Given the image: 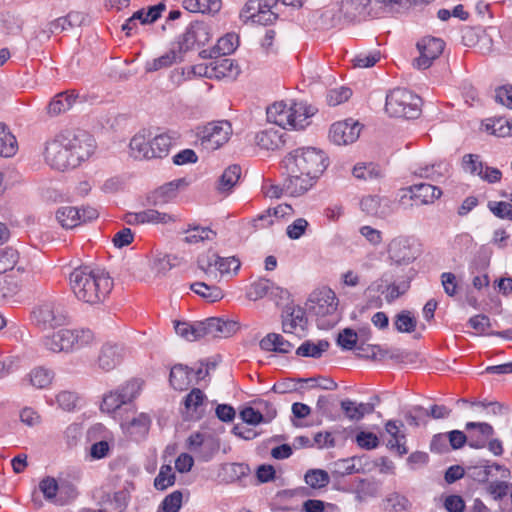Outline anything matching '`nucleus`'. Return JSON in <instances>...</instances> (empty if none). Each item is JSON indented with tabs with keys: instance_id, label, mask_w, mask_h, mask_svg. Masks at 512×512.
Returning <instances> with one entry per match:
<instances>
[{
	"instance_id": "nucleus-1",
	"label": "nucleus",
	"mask_w": 512,
	"mask_h": 512,
	"mask_svg": "<svg viewBox=\"0 0 512 512\" xmlns=\"http://www.w3.org/2000/svg\"><path fill=\"white\" fill-rule=\"evenodd\" d=\"M287 171L284 189L290 196H301L309 191L328 167L324 151L314 148H298L283 160Z\"/></svg>"
},
{
	"instance_id": "nucleus-2",
	"label": "nucleus",
	"mask_w": 512,
	"mask_h": 512,
	"mask_svg": "<svg viewBox=\"0 0 512 512\" xmlns=\"http://www.w3.org/2000/svg\"><path fill=\"white\" fill-rule=\"evenodd\" d=\"M94 149L95 141L90 134L66 131L46 143L44 157L51 168L64 171L80 165L93 154Z\"/></svg>"
},
{
	"instance_id": "nucleus-3",
	"label": "nucleus",
	"mask_w": 512,
	"mask_h": 512,
	"mask_svg": "<svg viewBox=\"0 0 512 512\" xmlns=\"http://www.w3.org/2000/svg\"><path fill=\"white\" fill-rule=\"evenodd\" d=\"M69 282L74 295L89 304L103 302L113 288V280L107 273L89 266L75 268Z\"/></svg>"
},
{
	"instance_id": "nucleus-4",
	"label": "nucleus",
	"mask_w": 512,
	"mask_h": 512,
	"mask_svg": "<svg viewBox=\"0 0 512 512\" xmlns=\"http://www.w3.org/2000/svg\"><path fill=\"white\" fill-rule=\"evenodd\" d=\"M338 304L339 300L335 292L328 287H323L310 294L306 308L310 314L316 317L319 328L329 329L340 319Z\"/></svg>"
},
{
	"instance_id": "nucleus-5",
	"label": "nucleus",
	"mask_w": 512,
	"mask_h": 512,
	"mask_svg": "<svg viewBox=\"0 0 512 512\" xmlns=\"http://www.w3.org/2000/svg\"><path fill=\"white\" fill-rule=\"evenodd\" d=\"M266 114L268 121L281 129H304L309 124L308 119L315 114V109L302 102L289 107L284 102H276L267 108Z\"/></svg>"
},
{
	"instance_id": "nucleus-6",
	"label": "nucleus",
	"mask_w": 512,
	"mask_h": 512,
	"mask_svg": "<svg viewBox=\"0 0 512 512\" xmlns=\"http://www.w3.org/2000/svg\"><path fill=\"white\" fill-rule=\"evenodd\" d=\"M422 99L405 88H395L386 96L385 111L391 117L416 119L421 114Z\"/></svg>"
},
{
	"instance_id": "nucleus-7",
	"label": "nucleus",
	"mask_w": 512,
	"mask_h": 512,
	"mask_svg": "<svg viewBox=\"0 0 512 512\" xmlns=\"http://www.w3.org/2000/svg\"><path fill=\"white\" fill-rule=\"evenodd\" d=\"M232 134L228 121L211 122L198 132L201 147L206 151H214L223 146Z\"/></svg>"
},
{
	"instance_id": "nucleus-8",
	"label": "nucleus",
	"mask_w": 512,
	"mask_h": 512,
	"mask_svg": "<svg viewBox=\"0 0 512 512\" xmlns=\"http://www.w3.org/2000/svg\"><path fill=\"white\" fill-rule=\"evenodd\" d=\"M141 390V383L138 380H131L120 386L115 391L105 394L101 404L103 412L112 413L122 405L135 399Z\"/></svg>"
},
{
	"instance_id": "nucleus-9",
	"label": "nucleus",
	"mask_w": 512,
	"mask_h": 512,
	"mask_svg": "<svg viewBox=\"0 0 512 512\" xmlns=\"http://www.w3.org/2000/svg\"><path fill=\"white\" fill-rule=\"evenodd\" d=\"M278 0H248L241 16L260 25L272 24L277 19Z\"/></svg>"
},
{
	"instance_id": "nucleus-10",
	"label": "nucleus",
	"mask_w": 512,
	"mask_h": 512,
	"mask_svg": "<svg viewBox=\"0 0 512 512\" xmlns=\"http://www.w3.org/2000/svg\"><path fill=\"white\" fill-rule=\"evenodd\" d=\"M33 321L43 329L63 325L66 321V311L60 303L45 302L32 312Z\"/></svg>"
},
{
	"instance_id": "nucleus-11",
	"label": "nucleus",
	"mask_w": 512,
	"mask_h": 512,
	"mask_svg": "<svg viewBox=\"0 0 512 512\" xmlns=\"http://www.w3.org/2000/svg\"><path fill=\"white\" fill-rule=\"evenodd\" d=\"M401 192L399 199L401 205H407L408 201H414L416 205H428L442 195L440 188L427 183L411 185L402 189Z\"/></svg>"
},
{
	"instance_id": "nucleus-12",
	"label": "nucleus",
	"mask_w": 512,
	"mask_h": 512,
	"mask_svg": "<svg viewBox=\"0 0 512 512\" xmlns=\"http://www.w3.org/2000/svg\"><path fill=\"white\" fill-rule=\"evenodd\" d=\"M219 448V441L209 434L195 432L187 439V449L203 462L210 461Z\"/></svg>"
},
{
	"instance_id": "nucleus-13",
	"label": "nucleus",
	"mask_w": 512,
	"mask_h": 512,
	"mask_svg": "<svg viewBox=\"0 0 512 512\" xmlns=\"http://www.w3.org/2000/svg\"><path fill=\"white\" fill-rule=\"evenodd\" d=\"M444 42L440 38L424 37L417 43L420 56L414 60L418 69L429 68L444 50Z\"/></svg>"
},
{
	"instance_id": "nucleus-14",
	"label": "nucleus",
	"mask_w": 512,
	"mask_h": 512,
	"mask_svg": "<svg viewBox=\"0 0 512 512\" xmlns=\"http://www.w3.org/2000/svg\"><path fill=\"white\" fill-rule=\"evenodd\" d=\"M208 398L199 388H193L184 398L183 417L187 421H198L206 414Z\"/></svg>"
},
{
	"instance_id": "nucleus-15",
	"label": "nucleus",
	"mask_w": 512,
	"mask_h": 512,
	"mask_svg": "<svg viewBox=\"0 0 512 512\" xmlns=\"http://www.w3.org/2000/svg\"><path fill=\"white\" fill-rule=\"evenodd\" d=\"M202 334L204 337L212 338H226L236 333L238 330V323L230 320H223L221 318H208L201 321Z\"/></svg>"
},
{
	"instance_id": "nucleus-16",
	"label": "nucleus",
	"mask_w": 512,
	"mask_h": 512,
	"mask_svg": "<svg viewBox=\"0 0 512 512\" xmlns=\"http://www.w3.org/2000/svg\"><path fill=\"white\" fill-rule=\"evenodd\" d=\"M188 185L185 178L175 179L155 189L149 196L148 202L154 206H162L178 195L180 189L185 188Z\"/></svg>"
},
{
	"instance_id": "nucleus-17",
	"label": "nucleus",
	"mask_w": 512,
	"mask_h": 512,
	"mask_svg": "<svg viewBox=\"0 0 512 512\" xmlns=\"http://www.w3.org/2000/svg\"><path fill=\"white\" fill-rule=\"evenodd\" d=\"M239 74V67L234 60L229 58H220L211 61L205 66L203 75L207 78L215 79H235Z\"/></svg>"
},
{
	"instance_id": "nucleus-18",
	"label": "nucleus",
	"mask_w": 512,
	"mask_h": 512,
	"mask_svg": "<svg viewBox=\"0 0 512 512\" xmlns=\"http://www.w3.org/2000/svg\"><path fill=\"white\" fill-rule=\"evenodd\" d=\"M360 134L359 123L348 121L334 123L329 132L330 140L337 145H347L356 141Z\"/></svg>"
},
{
	"instance_id": "nucleus-19",
	"label": "nucleus",
	"mask_w": 512,
	"mask_h": 512,
	"mask_svg": "<svg viewBox=\"0 0 512 512\" xmlns=\"http://www.w3.org/2000/svg\"><path fill=\"white\" fill-rule=\"evenodd\" d=\"M124 358V348L119 344L106 343L101 347L97 359L98 367L103 371H111Z\"/></svg>"
},
{
	"instance_id": "nucleus-20",
	"label": "nucleus",
	"mask_w": 512,
	"mask_h": 512,
	"mask_svg": "<svg viewBox=\"0 0 512 512\" xmlns=\"http://www.w3.org/2000/svg\"><path fill=\"white\" fill-rule=\"evenodd\" d=\"M465 428L469 431L468 445L475 449L484 448L494 433L493 427L486 422H467Z\"/></svg>"
},
{
	"instance_id": "nucleus-21",
	"label": "nucleus",
	"mask_w": 512,
	"mask_h": 512,
	"mask_svg": "<svg viewBox=\"0 0 512 512\" xmlns=\"http://www.w3.org/2000/svg\"><path fill=\"white\" fill-rule=\"evenodd\" d=\"M389 258L397 265L409 264L415 259L409 240L404 237L393 239L388 246Z\"/></svg>"
},
{
	"instance_id": "nucleus-22",
	"label": "nucleus",
	"mask_w": 512,
	"mask_h": 512,
	"mask_svg": "<svg viewBox=\"0 0 512 512\" xmlns=\"http://www.w3.org/2000/svg\"><path fill=\"white\" fill-rule=\"evenodd\" d=\"M254 141L264 150H277L284 146V133L281 129L269 128L255 134Z\"/></svg>"
},
{
	"instance_id": "nucleus-23",
	"label": "nucleus",
	"mask_w": 512,
	"mask_h": 512,
	"mask_svg": "<svg viewBox=\"0 0 512 512\" xmlns=\"http://www.w3.org/2000/svg\"><path fill=\"white\" fill-rule=\"evenodd\" d=\"M389 199L378 195H369L362 198L361 209L369 215L384 218L390 213Z\"/></svg>"
},
{
	"instance_id": "nucleus-24",
	"label": "nucleus",
	"mask_w": 512,
	"mask_h": 512,
	"mask_svg": "<svg viewBox=\"0 0 512 512\" xmlns=\"http://www.w3.org/2000/svg\"><path fill=\"white\" fill-rule=\"evenodd\" d=\"M70 329H61L44 339V346L55 353L73 351Z\"/></svg>"
},
{
	"instance_id": "nucleus-25",
	"label": "nucleus",
	"mask_w": 512,
	"mask_h": 512,
	"mask_svg": "<svg viewBox=\"0 0 512 512\" xmlns=\"http://www.w3.org/2000/svg\"><path fill=\"white\" fill-rule=\"evenodd\" d=\"M181 61H183V57L179 54V51L176 50V47L172 45L170 50L165 54L146 61L144 69L147 73H153L161 69L169 68L173 64Z\"/></svg>"
},
{
	"instance_id": "nucleus-26",
	"label": "nucleus",
	"mask_w": 512,
	"mask_h": 512,
	"mask_svg": "<svg viewBox=\"0 0 512 512\" xmlns=\"http://www.w3.org/2000/svg\"><path fill=\"white\" fill-rule=\"evenodd\" d=\"M286 315L283 318L282 327L284 333H293V331L300 327L304 330L307 319L305 310L301 307H287Z\"/></svg>"
},
{
	"instance_id": "nucleus-27",
	"label": "nucleus",
	"mask_w": 512,
	"mask_h": 512,
	"mask_svg": "<svg viewBox=\"0 0 512 512\" xmlns=\"http://www.w3.org/2000/svg\"><path fill=\"white\" fill-rule=\"evenodd\" d=\"M340 406L345 417L351 421H359L365 415L373 413L375 409L372 403H356L350 399L342 400Z\"/></svg>"
},
{
	"instance_id": "nucleus-28",
	"label": "nucleus",
	"mask_w": 512,
	"mask_h": 512,
	"mask_svg": "<svg viewBox=\"0 0 512 512\" xmlns=\"http://www.w3.org/2000/svg\"><path fill=\"white\" fill-rule=\"evenodd\" d=\"M78 95L75 91H65L58 93L49 103L47 110L52 116H57L68 111L75 103Z\"/></svg>"
},
{
	"instance_id": "nucleus-29",
	"label": "nucleus",
	"mask_w": 512,
	"mask_h": 512,
	"mask_svg": "<svg viewBox=\"0 0 512 512\" xmlns=\"http://www.w3.org/2000/svg\"><path fill=\"white\" fill-rule=\"evenodd\" d=\"M262 350L286 354L291 352L294 345L277 333H269L260 341Z\"/></svg>"
},
{
	"instance_id": "nucleus-30",
	"label": "nucleus",
	"mask_w": 512,
	"mask_h": 512,
	"mask_svg": "<svg viewBox=\"0 0 512 512\" xmlns=\"http://www.w3.org/2000/svg\"><path fill=\"white\" fill-rule=\"evenodd\" d=\"M198 268L209 280L218 281V254L208 250L198 256Z\"/></svg>"
},
{
	"instance_id": "nucleus-31",
	"label": "nucleus",
	"mask_w": 512,
	"mask_h": 512,
	"mask_svg": "<svg viewBox=\"0 0 512 512\" xmlns=\"http://www.w3.org/2000/svg\"><path fill=\"white\" fill-rule=\"evenodd\" d=\"M402 426H403L402 422L395 421V420H389L385 424L386 432L388 434H390L392 437V439L389 440L388 445L391 449L396 448L397 452L399 453L400 456H402L408 452V450L405 446L406 437L403 433L400 432V427H402Z\"/></svg>"
},
{
	"instance_id": "nucleus-32",
	"label": "nucleus",
	"mask_w": 512,
	"mask_h": 512,
	"mask_svg": "<svg viewBox=\"0 0 512 512\" xmlns=\"http://www.w3.org/2000/svg\"><path fill=\"white\" fill-rule=\"evenodd\" d=\"M39 488L42 491L45 499L53 501L57 505L66 504V500L63 499V492L65 487H60L54 478H44L40 482Z\"/></svg>"
},
{
	"instance_id": "nucleus-33",
	"label": "nucleus",
	"mask_w": 512,
	"mask_h": 512,
	"mask_svg": "<svg viewBox=\"0 0 512 512\" xmlns=\"http://www.w3.org/2000/svg\"><path fill=\"white\" fill-rule=\"evenodd\" d=\"M274 290L283 293V290L279 287H275V285L270 280L260 278L250 284L246 296L249 300L257 301L266 296L269 292L273 293ZM284 293L287 294L286 291H284Z\"/></svg>"
},
{
	"instance_id": "nucleus-34",
	"label": "nucleus",
	"mask_w": 512,
	"mask_h": 512,
	"mask_svg": "<svg viewBox=\"0 0 512 512\" xmlns=\"http://www.w3.org/2000/svg\"><path fill=\"white\" fill-rule=\"evenodd\" d=\"M55 216L64 229H73L81 223L80 211L76 207H60L57 209Z\"/></svg>"
},
{
	"instance_id": "nucleus-35",
	"label": "nucleus",
	"mask_w": 512,
	"mask_h": 512,
	"mask_svg": "<svg viewBox=\"0 0 512 512\" xmlns=\"http://www.w3.org/2000/svg\"><path fill=\"white\" fill-rule=\"evenodd\" d=\"M190 370L187 366L182 364L174 365L170 371L169 382L175 390H185L191 383Z\"/></svg>"
},
{
	"instance_id": "nucleus-36",
	"label": "nucleus",
	"mask_w": 512,
	"mask_h": 512,
	"mask_svg": "<svg viewBox=\"0 0 512 512\" xmlns=\"http://www.w3.org/2000/svg\"><path fill=\"white\" fill-rule=\"evenodd\" d=\"M241 177V167L237 164L228 166L219 178L217 190L221 193L231 191Z\"/></svg>"
},
{
	"instance_id": "nucleus-37",
	"label": "nucleus",
	"mask_w": 512,
	"mask_h": 512,
	"mask_svg": "<svg viewBox=\"0 0 512 512\" xmlns=\"http://www.w3.org/2000/svg\"><path fill=\"white\" fill-rule=\"evenodd\" d=\"M150 424V417L146 413H140L126 424V430L135 439H141L148 434Z\"/></svg>"
},
{
	"instance_id": "nucleus-38",
	"label": "nucleus",
	"mask_w": 512,
	"mask_h": 512,
	"mask_svg": "<svg viewBox=\"0 0 512 512\" xmlns=\"http://www.w3.org/2000/svg\"><path fill=\"white\" fill-rule=\"evenodd\" d=\"M383 506L385 510L391 512H408L411 510L412 503L405 495L392 492L383 499Z\"/></svg>"
},
{
	"instance_id": "nucleus-39",
	"label": "nucleus",
	"mask_w": 512,
	"mask_h": 512,
	"mask_svg": "<svg viewBox=\"0 0 512 512\" xmlns=\"http://www.w3.org/2000/svg\"><path fill=\"white\" fill-rule=\"evenodd\" d=\"M150 143L151 140H148L144 134H136L129 144L131 155L139 160L152 159L150 155Z\"/></svg>"
},
{
	"instance_id": "nucleus-40",
	"label": "nucleus",
	"mask_w": 512,
	"mask_h": 512,
	"mask_svg": "<svg viewBox=\"0 0 512 512\" xmlns=\"http://www.w3.org/2000/svg\"><path fill=\"white\" fill-rule=\"evenodd\" d=\"M448 172L449 165L447 163L440 162L437 164L421 166L414 173L421 178L439 181L441 178H444Z\"/></svg>"
},
{
	"instance_id": "nucleus-41",
	"label": "nucleus",
	"mask_w": 512,
	"mask_h": 512,
	"mask_svg": "<svg viewBox=\"0 0 512 512\" xmlns=\"http://www.w3.org/2000/svg\"><path fill=\"white\" fill-rule=\"evenodd\" d=\"M18 150L15 136L0 123V156L12 157Z\"/></svg>"
},
{
	"instance_id": "nucleus-42",
	"label": "nucleus",
	"mask_w": 512,
	"mask_h": 512,
	"mask_svg": "<svg viewBox=\"0 0 512 512\" xmlns=\"http://www.w3.org/2000/svg\"><path fill=\"white\" fill-rule=\"evenodd\" d=\"M191 290L211 303L217 302L224 297V293L220 287L215 285H207L204 282L193 283L191 285Z\"/></svg>"
},
{
	"instance_id": "nucleus-43",
	"label": "nucleus",
	"mask_w": 512,
	"mask_h": 512,
	"mask_svg": "<svg viewBox=\"0 0 512 512\" xmlns=\"http://www.w3.org/2000/svg\"><path fill=\"white\" fill-rule=\"evenodd\" d=\"M239 45V37L235 33H227L221 37L215 47L212 49V53L217 58L218 56L229 55L233 53Z\"/></svg>"
},
{
	"instance_id": "nucleus-44",
	"label": "nucleus",
	"mask_w": 512,
	"mask_h": 512,
	"mask_svg": "<svg viewBox=\"0 0 512 512\" xmlns=\"http://www.w3.org/2000/svg\"><path fill=\"white\" fill-rule=\"evenodd\" d=\"M172 146V138L168 134L155 136L150 143V155L153 158L166 157Z\"/></svg>"
},
{
	"instance_id": "nucleus-45",
	"label": "nucleus",
	"mask_w": 512,
	"mask_h": 512,
	"mask_svg": "<svg viewBox=\"0 0 512 512\" xmlns=\"http://www.w3.org/2000/svg\"><path fill=\"white\" fill-rule=\"evenodd\" d=\"M175 331L177 335L188 341H196L203 338L201 322L190 324L178 321L175 323Z\"/></svg>"
},
{
	"instance_id": "nucleus-46",
	"label": "nucleus",
	"mask_w": 512,
	"mask_h": 512,
	"mask_svg": "<svg viewBox=\"0 0 512 512\" xmlns=\"http://www.w3.org/2000/svg\"><path fill=\"white\" fill-rule=\"evenodd\" d=\"M394 327L400 333H412L417 326V319L409 310H402L394 318Z\"/></svg>"
},
{
	"instance_id": "nucleus-47",
	"label": "nucleus",
	"mask_w": 512,
	"mask_h": 512,
	"mask_svg": "<svg viewBox=\"0 0 512 512\" xmlns=\"http://www.w3.org/2000/svg\"><path fill=\"white\" fill-rule=\"evenodd\" d=\"M328 348L329 342L326 340H320L317 343L307 340L297 348L296 354L302 357L319 358Z\"/></svg>"
},
{
	"instance_id": "nucleus-48",
	"label": "nucleus",
	"mask_w": 512,
	"mask_h": 512,
	"mask_svg": "<svg viewBox=\"0 0 512 512\" xmlns=\"http://www.w3.org/2000/svg\"><path fill=\"white\" fill-rule=\"evenodd\" d=\"M30 384L38 389L47 388L53 380L54 373L44 367L34 368L28 375Z\"/></svg>"
},
{
	"instance_id": "nucleus-49",
	"label": "nucleus",
	"mask_w": 512,
	"mask_h": 512,
	"mask_svg": "<svg viewBox=\"0 0 512 512\" xmlns=\"http://www.w3.org/2000/svg\"><path fill=\"white\" fill-rule=\"evenodd\" d=\"M185 232L188 235L184 238V242L188 244H196L204 240H212L216 236V233L208 227L189 225Z\"/></svg>"
},
{
	"instance_id": "nucleus-50",
	"label": "nucleus",
	"mask_w": 512,
	"mask_h": 512,
	"mask_svg": "<svg viewBox=\"0 0 512 512\" xmlns=\"http://www.w3.org/2000/svg\"><path fill=\"white\" fill-rule=\"evenodd\" d=\"M379 492L378 484L368 479H360L355 488V497L359 502L365 501L369 497L377 496Z\"/></svg>"
},
{
	"instance_id": "nucleus-51",
	"label": "nucleus",
	"mask_w": 512,
	"mask_h": 512,
	"mask_svg": "<svg viewBox=\"0 0 512 512\" xmlns=\"http://www.w3.org/2000/svg\"><path fill=\"white\" fill-rule=\"evenodd\" d=\"M305 482L313 489L326 487L330 482V477L325 470L311 469L304 476Z\"/></svg>"
},
{
	"instance_id": "nucleus-52",
	"label": "nucleus",
	"mask_w": 512,
	"mask_h": 512,
	"mask_svg": "<svg viewBox=\"0 0 512 512\" xmlns=\"http://www.w3.org/2000/svg\"><path fill=\"white\" fill-rule=\"evenodd\" d=\"M70 333L72 334L71 342L73 350L86 347L92 344L95 339L94 333L90 329H70Z\"/></svg>"
},
{
	"instance_id": "nucleus-53",
	"label": "nucleus",
	"mask_w": 512,
	"mask_h": 512,
	"mask_svg": "<svg viewBox=\"0 0 512 512\" xmlns=\"http://www.w3.org/2000/svg\"><path fill=\"white\" fill-rule=\"evenodd\" d=\"M358 334L351 328L343 329L337 337V344L344 350L357 349L363 351L362 347H357Z\"/></svg>"
},
{
	"instance_id": "nucleus-54",
	"label": "nucleus",
	"mask_w": 512,
	"mask_h": 512,
	"mask_svg": "<svg viewBox=\"0 0 512 512\" xmlns=\"http://www.w3.org/2000/svg\"><path fill=\"white\" fill-rule=\"evenodd\" d=\"M175 479L172 467L169 465H163L154 479V487L157 490H165L175 483Z\"/></svg>"
},
{
	"instance_id": "nucleus-55",
	"label": "nucleus",
	"mask_w": 512,
	"mask_h": 512,
	"mask_svg": "<svg viewBox=\"0 0 512 512\" xmlns=\"http://www.w3.org/2000/svg\"><path fill=\"white\" fill-rule=\"evenodd\" d=\"M353 175L355 178L363 180L376 179L382 176L381 169L373 163L355 165Z\"/></svg>"
},
{
	"instance_id": "nucleus-56",
	"label": "nucleus",
	"mask_w": 512,
	"mask_h": 512,
	"mask_svg": "<svg viewBox=\"0 0 512 512\" xmlns=\"http://www.w3.org/2000/svg\"><path fill=\"white\" fill-rule=\"evenodd\" d=\"M19 258V253L12 247H5L0 249V273H5L11 270L16 265Z\"/></svg>"
},
{
	"instance_id": "nucleus-57",
	"label": "nucleus",
	"mask_w": 512,
	"mask_h": 512,
	"mask_svg": "<svg viewBox=\"0 0 512 512\" xmlns=\"http://www.w3.org/2000/svg\"><path fill=\"white\" fill-rule=\"evenodd\" d=\"M292 213V207L288 204H281L274 208H269L265 214L260 215L256 221L266 222L262 226H270L273 224L272 216L282 218Z\"/></svg>"
},
{
	"instance_id": "nucleus-58",
	"label": "nucleus",
	"mask_w": 512,
	"mask_h": 512,
	"mask_svg": "<svg viewBox=\"0 0 512 512\" xmlns=\"http://www.w3.org/2000/svg\"><path fill=\"white\" fill-rule=\"evenodd\" d=\"M141 212V220L142 224L151 223V224H166L169 222H174L175 219L172 215L167 213L159 212L155 209H146Z\"/></svg>"
},
{
	"instance_id": "nucleus-59",
	"label": "nucleus",
	"mask_w": 512,
	"mask_h": 512,
	"mask_svg": "<svg viewBox=\"0 0 512 512\" xmlns=\"http://www.w3.org/2000/svg\"><path fill=\"white\" fill-rule=\"evenodd\" d=\"M222 470L226 474V479L230 482L237 481L249 473V467L242 463L224 464Z\"/></svg>"
},
{
	"instance_id": "nucleus-60",
	"label": "nucleus",
	"mask_w": 512,
	"mask_h": 512,
	"mask_svg": "<svg viewBox=\"0 0 512 512\" xmlns=\"http://www.w3.org/2000/svg\"><path fill=\"white\" fill-rule=\"evenodd\" d=\"M195 45H198V40H196L194 33L191 32L189 27H187L185 33L178 38V41L173 44L182 57L186 52L193 49Z\"/></svg>"
},
{
	"instance_id": "nucleus-61",
	"label": "nucleus",
	"mask_w": 512,
	"mask_h": 512,
	"mask_svg": "<svg viewBox=\"0 0 512 512\" xmlns=\"http://www.w3.org/2000/svg\"><path fill=\"white\" fill-rule=\"evenodd\" d=\"M181 505L182 493L176 490L163 499L158 512H178Z\"/></svg>"
},
{
	"instance_id": "nucleus-62",
	"label": "nucleus",
	"mask_w": 512,
	"mask_h": 512,
	"mask_svg": "<svg viewBox=\"0 0 512 512\" xmlns=\"http://www.w3.org/2000/svg\"><path fill=\"white\" fill-rule=\"evenodd\" d=\"M188 27L191 32L194 33L199 46L205 45L211 39L210 27L206 23L202 21H195Z\"/></svg>"
},
{
	"instance_id": "nucleus-63",
	"label": "nucleus",
	"mask_w": 512,
	"mask_h": 512,
	"mask_svg": "<svg viewBox=\"0 0 512 512\" xmlns=\"http://www.w3.org/2000/svg\"><path fill=\"white\" fill-rule=\"evenodd\" d=\"M240 269V261L232 257H221L218 255V279L226 274L234 272V274Z\"/></svg>"
},
{
	"instance_id": "nucleus-64",
	"label": "nucleus",
	"mask_w": 512,
	"mask_h": 512,
	"mask_svg": "<svg viewBox=\"0 0 512 512\" xmlns=\"http://www.w3.org/2000/svg\"><path fill=\"white\" fill-rule=\"evenodd\" d=\"M352 96V90L348 87L332 89L327 94V102L331 106L339 105Z\"/></svg>"
}]
</instances>
